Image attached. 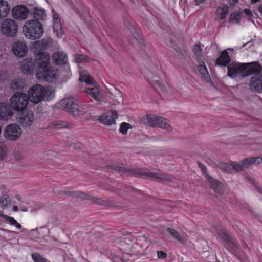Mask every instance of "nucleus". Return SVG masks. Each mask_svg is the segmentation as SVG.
Returning <instances> with one entry per match:
<instances>
[{
    "label": "nucleus",
    "mask_w": 262,
    "mask_h": 262,
    "mask_svg": "<svg viewBox=\"0 0 262 262\" xmlns=\"http://www.w3.org/2000/svg\"><path fill=\"white\" fill-rule=\"evenodd\" d=\"M50 58L48 53L40 51L36 53L35 60L27 58L23 60L21 70L27 74L35 72L36 77L46 81L52 82L58 78L56 69L50 66Z\"/></svg>",
    "instance_id": "obj_1"
},
{
    "label": "nucleus",
    "mask_w": 262,
    "mask_h": 262,
    "mask_svg": "<svg viewBox=\"0 0 262 262\" xmlns=\"http://www.w3.org/2000/svg\"><path fill=\"white\" fill-rule=\"evenodd\" d=\"M112 169L118 172L128 173L130 176L150 178L156 179L158 181H168L169 180V177L166 174L152 172L147 169H127L123 167L116 165H113Z\"/></svg>",
    "instance_id": "obj_2"
},
{
    "label": "nucleus",
    "mask_w": 262,
    "mask_h": 262,
    "mask_svg": "<svg viewBox=\"0 0 262 262\" xmlns=\"http://www.w3.org/2000/svg\"><path fill=\"white\" fill-rule=\"evenodd\" d=\"M23 31L26 37L31 40L40 38L43 33L42 24L34 20L27 21L23 27Z\"/></svg>",
    "instance_id": "obj_3"
},
{
    "label": "nucleus",
    "mask_w": 262,
    "mask_h": 262,
    "mask_svg": "<svg viewBox=\"0 0 262 262\" xmlns=\"http://www.w3.org/2000/svg\"><path fill=\"white\" fill-rule=\"evenodd\" d=\"M142 120L144 124L148 126L166 129L169 132L171 130L169 121L167 119L155 115H144L142 117Z\"/></svg>",
    "instance_id": "obj_4"
},
{
    "label": "nucleus",
    "mask_w": 262,
    "mask_h": 262,
    "mask_svg": "<svg viewBox=\"0 0 262 262\" xmlns=\"http://www.w3.org/2000/svg\"><path fill=\"white\" fill-rule=\"evenodd\" d=\"M29 98L26 94L23 92H16L10 98V104L11 108L17 111H23L28 106Z\"/></svg>",
    "instance_id": "obj_5"
},
{
    "label": "nucleus",
    "mask_w": 262,
    "mask_h": 262,
    "mask_svg": "<svg viewBox=\"0 0 262 262\" xmlns=\"http://www.w3.org/2000/svg\"><path fill=\"white\" fill-rule=\"evenodd\" d=\"M55 106L58 108L67 111L74 116H79L84 113V112L81 110L80 107L75 103L74 99L72 97L61 100L56 104Z\"/></svg>",
    "instance_id": "obj_6"
},
{
    "label": "nucleus",
    "mask_w": 262,
    "mask_h": 262,
    "mask_svg": "<svg viewBox=\"0 0 262 262\" xmlns=\"http://www.w3.org/2000/svg\"><path fill=\"white\" fill-rule=\"evenodd\" d=\"M47 91L40 84H37L32 86L28 91V97L30 101L37 104L44 100L47 96Z\"/></svg>",
    "instance_id": "obj_7"
},
{
    "label": "nucleus",
    "mask_w": 262,
    "mask_h": 262,
    "mask_svg": "<svg viewBox=\"0 0 262 262\" xmlns=\"http://www.w3.org/2000/svg\"><path fill=\"white\" fill-rule=\"evenodd\" d=\"M254 163L255 160L253 158L251 157L244 159L241 163L232 162L230 164H225L223 165V167L224 170L228 172L233 173L247 168Z\"/></svg>",
    "instance_id": "obj_8"
},
{
    "label": "nucleus",
    "mask_w": 262,
    "mask_h": 262,
    "mask_svg": "<svg viewBox=\"0 0 262 262\" xmlns=\"http://www.w3.org/2000/svg\"><path fill=\"white\" fill-rule=\"evenodd\" d=\"M18 25L12 19H5L1 23V31L7 37H14L17 32Z\"/></svg>",
    "instance_id": "obj_9"
},
{
    "label": "nucleus",
    "mask_w": 262,
    "mask_h": 262,
    "mask_svg": "<svg viewBox=\"0 0 262 262\" xmlns=\"http://www.w3.org/2000/svg\"><path fill=\"white\" fill-rule=\"evenodd\" d=\"M245 66L244 63L232 62L230 63L227 67V76L232 78L237 76L245 77Z\"/></svg>",
    "instance_id": "obj_10"
},
{
    "label": "nucleus",
    "mask_w": 262,
    "mask_h": 262,
    "mask_svg": "<svg viewBox=\"0 0 262 262\" xmlns=\"http://www.w3.org/2000/svg\"><path fill=\"white\" fill-rule=\"evenodd\" d=\"M220 237L225 248L231 253H235L239 249L238 244L236 239L225 232L219 233Z\"/></svg>",
    "instance_id": "obj_11"
},
{
    "label": "nucleus",
    "mask_w": 262,
    "mask_h": 262,
    "mask_svg": "<svg viewBox=\"0 0 262 262\" xmlns=\"http://www.w3.org/2000/svg\"><path fill=\"white\" fill-rule=\"evenodd\" d=\"M199 167L201 169L206 179L208 181L210 187L214 190L216 193L221 194L223 192V184L220 181H218L207 173V168L203 164L199 163Z\"/></svg>",
    "instance_id": "obj_12"
},
{
    "label": "nucleus",
    "mask_w": 262,
    "mask_h": 262,
    "mask_svg": "<svg viewBox=\"0 0 262 262\" xmlns=\"http://www.w3.org/2000/svg\"><path fill=\"white\" fill-rule=\"evenodd\" d=\"M21 134V129L17 124L12 123L6 126L4 135L5 138L9 140L16 141Z\"/></svg>",
    "instance_id": "obj_13"
},
{
    "label": "nucleus",
    "mask_w": 262,
    "mask_h": 262,
    "mask_svg": "<svg viewBox=\"0 0 262 262\" xmlns=\"http://www.w3.org/2000/svg\"><path fill=\"white\" fill-rule=\"evenodd\" d=\"M118 115L116 110H111L105 113L99 117V121L105 125H110L115 124Z\"/></svg>",
    "instance_id": "obj_14"
},
{
    "label": "nucleus",
    "mask_w": 262,
    "mask_h": 262,
    "mask_svg": "<svg viewBox=\"0 0 262 262\" xmlns=\"http://www.w3.org/2000/svg\"><path fill=\"white\" fill-rule=\"evenodd\" d=\"M29 14L28 8L25 5L15 6L12 9L13 17L18 20L25 19Z\"/></svg>",
    "instance_id": "obj_15"
},
{
    "label": "nucleus",
    "mask_w": 262,
    "mask_h": 262,
    "mask_svg": "<svg viewBox=\"0 0 262 262\" xmlns=\"http://www.w3.org/2000/svg\"><path fill=\"white\" fill-rule=\"evenodd\" d=\"M21 112V115L18 118L20 124L23 127L31 125L34 120L33 113L30 111H27L26 113L25 110Z\"/></svg>",
    "instance_id": "obj_16"
},
{
    "label": "nucleus",
    "mask_w": 262,
    "mask_h": 262,
    "mask_svg": "<svg viewBox=\"0 0 262 262\" xmlns=\"http://www.w3.org/2000/svg\"><path fill=\"white\" fill-rule=\"evenodd\" d=\"M249 86L252 91L262 93V75L252 76L250 80Z\"/></svg>",
    "instance_id": "obj_17"
},
{
    "label": "nucleus",
    "mask_w": 262,
    "mask_h": 262,
    "mask_svg": "<svg viewBox=\"0 0 262 262\" xmlns=\"http://www.w3.org/2000/svg\"><path fill=\"white\" fill-rule=\"evenodd\" d=\"M53 19V31L57 34V36L60 37L63 34V29L61 20L59 17L58 14L54 10L52 11Z\"/></svg>",
    "instance_id": "obj_18"
},
{
    "label": "nucleus",
    "mask_w": 262,
    "mask_h": 262,
    "mask_svg": "<svg viewBox=\"0 0 262 262\" xmlns=\"http://www.w3.org/2000/svg\"><path fill=\"white\" fill-rule=\"evenodd\" d=\"M244 64H246L245 76L260 73L262 71V67L258 62L244 63Z\"/></svg>",
    "instance_id": "obj_19"
},
{
    "label": "nucleus",
    "mask_w": 262,
    "mask_h": 262,
    "mask_svg": "<svg viewBox=\"0 0 262 262\" xmlns=\"http://www.w3.org/2000/svg\"><path fill=\"white\" fill-rule=\"evenodd\" d=\"M72 196L77 198H79L83 200H90L94 203L104 205L105 204V202L104 200H101L100 198L91 196L89 195L85 194L82 192H73L72 194Z\"/></svg>",
    "instance_id": "obj_20"
},
{
    "label": "nucleus",
    "mask_w": 262,
    "mask_h": 262,
    "mask_svg": "<svg viewBox=\"0 0 262 262\" xmlns=\"http://www.w3.org/2000/svg\"><path fill=\"white\" fill-rule=\"evenodd\" d=\"M12 51L16 56L23 57L27 52V47L24 42L18 41L13 45Z\"/></svg>",
    "instance_id": "obj_21"
},
{
    "label": "nucleus",
    "mask_w": 262,
    "mask_h": 262,
    "mask_svg": "<svg viewBox=\"0 0 262 262\" xmlns=\"http://www.w3.org/2000/svg\"><path fill=\"white\" fill-rule=\"evenodd\" d=\"M85 92L89 96L96 101H100L102 99V95L97 84L92 87L86 88Z\"/></svg>",
    "instance_id": "obj_22"
},
{
    "label": "nucleus",
    "mask_w": 262,
    "mask_h": 262,
    "mask_svg": "<svg viewBox=\"0 0 262 262\" xmlns=\"http://www.w3.org/2000/svg\"><path fill=\"white\" fill-rule=\"evenodd\" d=\"M11 107L8 103H0V119L7 120L13 115V112Z\"/></svg>",
    "instance_id": "obj_23"
},
{
    "label": "nucleus",
    "mask_w": 262,
    "mask_h": 262,
    "mask_svg": "<svg viewBox=\"0 0 262 262\" xmlns=\"http://www.w3.org/2000/svg\"><path fill=\"white\" fill-rule=\"evenodd\" d=\"M231 58L229 53L226 50H224L221 52L220 56L216 58L215 64L219 66L228 67Z\"/></svg>",
    "instance_id": "obj_24"
},
{
    "label": "nucleus",
    "mask_w": 262,
    "mask_h": 262,
    "mask_svg": "<svg viewBox=\"0 0 262 262\" xmlns=\"http://www.w3.org/2000/svg\"><path fill=\"white\" fill-rule=\"evenodd\" d=\"M52 59L54 63L57 65L65 64L68 60L67 54L63 52H55Z\"/></svg>",
    "instance_id": "obj_25"
},
{
    "label": "nucleus",
    "mask_w": 262,
    "mask_h": 262,
    "mask_svg": "<svg viewBox=\"0 0 262 262\" xmlns=\"http://www.w3.org/2000/svg\"><path fill=\"white\" fill-rule=\"evenodd\" d=\"M150 75L148 76V78L149 79V82L150 84L155 88V89H160L163 92H167L166 86L163 84L160 80L159 77L156 76H154L152 74H150Z\"/></svg>",
    "instance_id": "obj_26"
},
{
    "label": "nucleus",
    "mask_w": 262,
    "mask_h": 262,
    "mask_svg": "<svg viewBox=\"0 0 262 262\" xmlns=\"http://www.w3.org/2000/svg\"><path fill=\"white\" fill-rule=\"evenodd\" d=\"M229 11V7L224 3L219 5L216 10V14L219 17L220 20L226 18Z\"/></svg>",
    "instance_id": "obj_27"
},
{
    "label": "nucleus",
    "mask_w": 262,
    "mask_h": 262,
    "mask_svg": "<svg viewBox=\"0 0 262 262\" xmlns=\"http://www.w3.org/2000/svg\"><path fill=\"white\" fill-rule=\"evenodd\" d=\"M198 70L202 79L207 82H209L210 80V77L204 60L201 61V63H199V66L198 67Z\"/></svg>",
    "instance_id": "obj_28"
},
{
    "label": "nucleus",
    "mask_w": 262,
    "mask_h": 262,
    "mask_svg": "<svg viewBox=\"0 0 262 262\" xmlns=\"http://www.w3.org/2000/svg\"><path fill=\"white\" fill-rule=\"evenodd\" d=\"M79 80L81 82H85L86 84L92 85L94 83L96 84L95 80L93 77L90 76L88 72L86 71H82L80 72V76Z\"/></svg>",
    "instance_id": "obj_29"
},
{
    "label": "nucleus",
    "mask_w": 262,
    "mask_h": 262,
    "mask_svg": "<svg viewBox=\"0 0 262 262\" xmlns=\"http://www.w3.org/2000/svg\"><path fill=\"white\" fill-rule=\"evenodd\" d=\"M32 14L35 21L43 20L46 17L44 9L40 7H35L32 10Z\"/></svg>",
    "instance_id": "obj_30"
},
{
    "label": "nucleus",
    "mask_w": 262,
    "mask_h": 262,
    "mask_svg": "<svg viewBox=\"0 0 262 262\" xmlns=\"http://www.w3.org/2000/svg\"><path fill=\"white\" fill-rule=\"evenodd\" d=\"M10 11V6L7 2L0 1V19L7 16Z\"/></svg>",
    "instance_id": "obj_31"
},
{
    "label": "nucleus",
    "mask_w": 262,
    "mask_h": 262,
    "mask_svg": "<svg viewBox=\"0 0 262 262\" xmlns=\"http://www.w3.org/2000/svg\"><path fill=\"white\" fill-rule=\"evenodd\" d=\"M202 47H203V46L200 44H196L192 49L199 63H201V61L203 60Z\"/></svg>",
    "instance_id": "obj_32"
},
{
    "label": "nucleus",
    "mask_w": 262,
    "mask_h": 262,
    "mask_svg": "<svg viewBox=\"0 0 262 262\" xmlns=\"http://www.w3.org/2000/svg\"><path fill=\"white\" fill-rule=\"evenodd\" d=\"M0 217L4 219L10 225L15 226L18 229L21 228V225L14 217L3 214H0Z\"/></svg>",
    "instance_id": "obj_33"
},
{
    "label": "nucleus",
    "mask_w": 262,
    "mask_h": 262,
    "mask_svg": "<svg viewBox=\"0 0 262 262\" xmlns=\"http://www.w3.org/2000/svg\"><path fill=\"white\" fill-rule=\"evenodd\" d=\"M50 42V41L48 39H42L40 41L36 42L34 45V47L35 49H38L42 51L48 48Z\"/></svg>",
    "instance_id": "obj_34"
},
{
    "label": "nucleus",
    "mask_w": 262,
    "mask_h": 262,
    "mask_svg": "<svg viewBox=\"0 0 262 262\" xmlns=\"http://www.w3.org/2000/svg\"><path fill=\"white\" fill-rule=\"evenodd\" d=\"M167 231L176 239L179 241L180 243H183L184 242L183 238L179 232H178L175 229L169 227L167 229Z\"/></svg>",
    "instance_id": "obj_35"
},
{
    "label": "nucleus",
    "mask_w": 262,
    "mask_h": 262,
    "mask_svg": "<svg viewBox=\"0 0 262 262\" xmlns=\"http://www.w3.org/2000/svg\"><path fill=\"white\" fill-rule=\"evenodd\" d=\"M11 200L8 195L4 194L0 199V206L2 208H7L10 206Z\"/></svg>",
    "instance_id": "obj_36"
},
{
    "label": "nucleus",
    "mask_w": 262,
    "mask_h": 262,
    "mask_svg": "<svg viewBox=\"0 0 262 262\" xmlns=\"http://www.w3.org/2000/svg\"><path fill=\"white\" fill-rule=\"evenodd\" d=\"M242 14V13L237 11L232 12L230 15V17L229 18V21L230 23L234 22L236 23H238L240 21Z\"/></svg>",
    "instance_id": "obj_37"
},
{
    "label": "nucleus",
    "mask_w": 262,
    "mask_h": 262,
    "mask_svg": "<svg viewBox=\"0 0 262 262\" xmlns=\"http://www.w3.org/2000/svg\"><path fill=\"white\" fill-rule=\"evenodd\" d=\"M132 126L128 123L122 122L120 125L119 131L124 135H126L128 130L132 128Z\"/></svg>",
    "instance_id": "obj_38"
},
{
    "label": "nucleus",
    "mask_w": 262,
    "mask_h": 262,
    "mask_svg": "<svg viewBox=\"0 0 262 262\" xmlns=\"http://www.w3.org/2000/svg\"><path fill=\"white\" fill-rule=\"evenodd\" d=\"M68 123L66 121H55L52 122L51 125L56 128H62L67 127Z\"/></svg>",
    "instance_id": "obj_39"
},
{
    "label": "nucleus",
    "mask_w": 262,
    "mask_h": 262,
    "mask_svg": "<svg viewBox=\"0 0 262 262\" xmlns=\"http://www.w3.org/2000/svg\"><path fill=\"white\" fill-rule=\"evenodd\" d=\"M32 258L34 262H47V259L37 253H33Z\"/></svg>",
    "instance_id": "obj_40"
},
{
    "label": "nucleus",
    "mask_w": 262,
    "mask_h": 262,
    "mask_svg": "<svg viewBox=\"0 0 262 262\" xmlns=\"http://www.w3.org/2000/svg\"><path fill=\"white\" fill-rule=\"evenodd\" d=\"M90 59L87 55L77 54L75 57V60L78 63L82 62H89Z\"/></svg>",
    "instance_id": "obj_41"
},
{
    "label": "nucleus",
    "mask_w": 262,
    "mask_h": 262,
    "mask_svg": "<svg viewBox=\"0 0 262 262\" xmlns=\"http://www.w3.org/2000/svg\"><path fill=\"white\" fill-rule=\"evenodd\" d=\"M133 36L139 43L143 46H145V41L138 32H135L133 34Z\"/></svg>",
    "instance_id": "obj_42"
},
{
    "label": "nucleus",
    "mask_w": 262,
    "mask_h": 262,
    "mask_svg": "<svg viewBox=\"0 0 262 262\" xmlns=\"http://www.w3.org/2000/svg\"><path fill=\"white\" fill-rule=\"evenodd\" d=\"M6 145L3 142H0V160H3L5 157Z\"/></svg>",
    "instance_id": "obj_43"
},
{
    "label": "nucleus",
    "mask_w": 262,
    "mask_h": 262,
    "mask_svg": "<svg viewBox=\"0 0 262 262\" xmlns=\"http://www.w3.org/2000/svg\"><path fill=\"white\" fill-rule=\"evenodd\" d=\"M10 87L13 90H21L23 89V86L21 84L20 82L14 80L11 82Z\"/></svg>",
    "instance_id": "obj_44"
},
{
    "label": "nucleus",
    "mask_w": 262,
    "mask_h": 262,
    "mask_svg": "<svg viewBox=\"0 0 262 262\" xmlns=\"http://www.w3.org/2000/svg\"><path fill=\"white\" fill-rule=\"evenodd\" d=\"M157 256L160 259H164L167 257V254L163 251H157Z\"/></svg>",
    "instance_id": "obj_45"
},
{
    "label": "nucleus",
    "mask_w": 262,
    "mask_h": 262,
    "mask_svg": "<svg viewBox=\"0 0 262 262\" xmlns=\"http://www.w3.org/2000/svg\"><path fill=\"white\" fill-rule=\"evenodd\" d=\"M170 45L174 48V49L177 51L178 52L180 50L179 48L177 46V45L175 43V42L173 41H170Z\"/></svg>",
    "instance_id": "obj_46"
},
{
    "label": "nucleus",
    "mask_w": 262,
    "mask_h": 262,
    "mask_svg": "<svg viewBox=\"0 0 262 262\" xmlns=\"http://www.w3.org/2000/svg\"><path fill=\"white\" fill-rule=\"evenodd\" d=\"M255 160V163L260 164L262 163V157H253Z\"/></svg>",
    "instance_id": "obj_47"
},
{
    "label": "nucleus",
    "mask_w": 262,
    "mask_h": 262,
    "mask_svg": "<svg viewBox=\"0 0 262 262\" xmlns=\"http://www.w3.org/2000/svg\"><path fill=\"white\" fill-rule=\"evenodd\" d=\"M244 12L248 15V16H251L252 15V12L251 11L248 9H244Z\"/></svg>",
    "instance_id": "obj_48"
},
{
    "label": "nucleus",
    "mask_w": 262,
    "mask_h": 262,
    "mask_svg": "<svg viewBox=\"0 0 262 262\" xmlns=\"http://www.w3.org/2000/svg\"><path fill=\"white\" fill-rule=\"evenodd\" d=\"M204 1L205 0H195V5H199Z\"/></svg>",
    "instance_id": "obj_49"
},
{
    "label": "nucleus",
    "mask_w": 262,
    "mask_h": 262,
    "mask_svg": "<svg viewBox=\"0 0 262 262\" xmlns=\"http://www.w3.org/2000/svg\"><path fill=\"white\" fill-rule=\"evenodd\" d=\"M12 209H13V210L14 211H18V207H17V206H16V205H14V206H13Z\"/></svg>",
    "instance_id": "obj_50"
},
{
    "label": "nucleus",
    "mask_w": 262,
    "mask_h": 262,
    "mask_svg": "<svg viewBox=\"0 0 262 262\" xmlns=\"http://www.w3.org/2000/svg\"><path fill=\"white\" fill-rule=\"evenodd\" d=\"M249 181H250V183L251 184H253V185H254L256 186L255 183L254 181V180L253 179L250 178Z\"/></svg>",
    "instance_id": "obj_51"
},
{
    "label": "nucleus",
    "mask_w": 262,
    "mask_h": 262,
    "mask_svg": "<svg viewBox=\"0 0 262 262\" xmlns=\"http://www.w3.org/2000/svg\"><path fill=\"white\" fill-rule=\"evenodd\" d=\"M258 10L260 14L262 15V6L260 5L258 7Z\"/></svg>",
    "instance_id": "obj_52"
},
{
    "label": "nucleus",
    "mask_w": 262,
    "mask_h": 262,
    "mask_svg": "<svg viewBox=\"0 0 262 262\" xmlns=\"http://www.w3.org/2000/svg\"><path fill=\"white\" fill-rule=\"evenodd\" d=\"M260 0H251L252 3H256L259 2Z\"/></svg>",
    "instance_id": "obj_53"
},
{
    "label": "nucleus",
    "mask_w": 262,
    "mask_h": 262,
    "mask_svg": "<svg viewBox=\"0 0 262 262\" xmlns=\"http://www.w3.org/2000/svg\"><path fill=\"white\" fill-rule=\"evenodd\" d=\"M257 190L258 191V192L262 194V189H261L260 188L257 187Z\"/></svg>",
    "instance_id": "obj_54"
},
{
    "label": "nucleus",
    "mask_w": 262,
    "mask_h": 262,
    "mask_svg": "<svg viewBox=\"0 0 262 262\" xmlns=\"http://www.w3.org/2000/svg\"><path fill=\"white\" fill-rule=\"evenodd\" d=\"M233 2L235 4L237 3L238 2V0H232Z\"/></svg>",
    "instance_id": "obj_55"
},
{
    "label": "nucleus",
    "mask_w": 262,
    "mask_h": 262,
    "mask_svg": "<svg viewBox=\"0 0 262 262\" xmlns=\"http://www.w3.org/2000/svg\"><path fill=\"white\" fill-rule=\"evenodd\" d=\"M16 198H17L18 199H19V198H20V196H19V195L16 196Z\"/></svg>",
    "instance_id": "obj_56"
},
{
    "label": "nucleus",
    "mask_w": 262,
    "mask_h": 262,
    "mask_svg": "<svg viewBox=\"0 0 262 262\" xmlns=\"http://www.w3.org/2000/svg\"><path fill=\"white\" fill-rule=\"evenodd\" d=\"M131 2H134V0H130Z\"/></svg>",
    "instance_id": "obj_57"
},
{
    "label": "nucleus",
    "mask_w": 262,
    "mask_h": 262,
    "mask_svg": "<svg viewBox=\"0 0 262 262\" xmlns=\"http://www.w3.org/2000/svg\"><path fill=\"white\" fill-rule=\"evenodd\" d=\"M216 262H220V261H219V260H217Z\"/></svg>",
    "instance_id": "obj_58"
}]
</instances>
